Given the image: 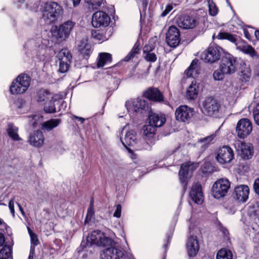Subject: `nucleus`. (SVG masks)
<instances>
[{"label": "nucleus", "instance_id": "f03ea898", "mask_svg": "<svg viewBox=\"0 0 259 259\" xmlns=\"http://www.w3.org/2000/svg\"><path fill=\"white\" fill-rule=\"evenodd\" d=\"M62 13V9L57 3H47L42 11V19L46 24H49L55 21Z\"/></svg>", "mask_w": 259, "mask_h": 259}, {"label": "nucleus", "instance_id": "a18cd8bd", "mask_svg": "<svg viewBox=\"0 0 259 259\" xmlns=\"http://www.w3.org/2000/svg\"><path fill=\"white\" fill-rule=\"evenodd\" d=\"M224 74H226V73H224L222 69L220 67L219 69L214 72L213 76L215 80H221L224 78Z\"/></svg>", "mask_w": 259, "mask_h": 259}, {"label": "nucleus", "instance_id": "20e7f679", "mask_svg": "<svg viewBox=\"0 0 259 259\" xmlns=\"http://www.w3.org/2000/svg\"><path fill=\"white\" fill-rule=\"evenodd\" d=\"M87 241L98 246H110V247H115L114 241L111 238L105 236L103 233L98 230L93 231L87 237Z\"/></svg>", "mask_w": 259, "mask_h": 259}, {"label": "nucleus", "instance_id": "4468645a", "mask_svg": "<svg viewBox=\"0 0 259 259\" xmlns=\"http://www.w3.org/2000/svg\"><path fill=\"white\" fill-rule=\"evenodd\" d=\"M110 22V17L104 12L99 11L93 15L92 24L94 27H106L109 24Z\"/></svg>", "mask_w": 259, "mask_h": 259}, {"label": "nucleus", "instance_id": "ddd939ff", "mask_svg": "<svg viewBox=\"0 0 259 259\" xmlns=\"http://www.w3.org/2000/svg\"><path fill=\"white\" fill-rule=\"evenodd\" d=\"M101 259H134L132 255L126 257L122 250L116 247H108L100 254Z\"/></svg>", "mask_w": 259, "mask_h": 259}, {"label": "nucleus", "instance_id": "dca6fc26", "mask_svg": "<svg viewBox=\"0 0 259 259\" xmlns=\"http://www.w3.org/2000/svg\"><path fill=\"white\" fill-rule=\"evenodd\" d=\"M57 58L59 61V71L62 73L67 72L72 58L70 53L67 50H62L58 54Z\"/></svg>", "mask_w": 259, "mask_h": 259}, {"label": "nucleus", "instance_id": "0e129e2a", "mask_svg": "<svg viewBox=\"0 0 259 259\" xmlns=\"http://www.w3.org/2000/svg\"><path fill=\"white\" fill-rule=\"evenodd\" d=\"M74 118L77 119L79 121H80L81 123H83L84 121L85 120V119L82 117H80L78 116H77L76 115L73 116Z\"/></svg>", "mask_w": 259, "mask_h": 259}, {"label": "nucleus", "instance_id": "a19ab883", "mask_svg": "<svg viewBox=\"0 0 259 259\" xmlns=\"http://www.w3.org/2000/svg\"><path fill=\"white\" fill-rule=\"evenodd\" d=\"M155 127L150 124L145 126L143 128L144 135L148 138L153 137L155 133Z\"/></svg>", "mask_w": 259, "mask_h": 259}, {"label": "nucleus", "instance_id": "cd10ccee", "mask_svg": "<svg viewBox=\"0 0 259 259\" xmlns=\"http://www.w3.org/2000/svg\"><path fill=\"white\" fill-rule=\"evenodd\" d=\"M78 51L82 54L84 57L88 56L92 52L91 47L88 44L87 38H82L78 42L77 45Z\"/></svg>", "mask_w": 259, "mask_h": 259}, {"label": "nucleus", "instance_id": "c03bdc74", "mask_svg": "<svg viewBox=\"0 0 259 259\" xmlns=\"http://www.w3.org/2000/svg\"><path fill=\"white\" fill-rule=\"evenodd\" d=\"M252 114L255 123L259 126V103H255L252 109Z\"/></svg>", "mask_w": 259, "mask_h": 259}, {"label": "nucleus", "instance_id": "e2e57ef3", "mask_svg": "<svg viewBox=\"0 0 259 259\" xmlns=\"http://www.w3.org/2000/svg\"><path fill=\"white\" fill-rule=\"evenodd\" d=\"M74 7H77L80 3L81 0H71Z\"/></svg>", "mask_w": 259, "mask_h": 259}, {"label": "nucleus", "instance_id": "f257e3e1", "mask_svg": "<svg viewBox=\"0 0 259 259\" xmlns=\"http://www.w3.org/2000/svg\"><path fill=\"white\" fill-rule=\"evenodd\" d=\"M216 37L219 39L228 40L235 45L239 51L249 56L253 59H259V54L255 49L239 36L226 32H220Z\"/></svg>", "mask_w": 259, "mask_h": 259}, {"label": "nucleus", "instance_id": "e433bc0d", "mask_svg": "<svg viewBox=\"0 0 259 259\" xmlns=\"http://www.w3.org/2000/svg\"><path fill=\"white\" fill-rule=\"evenodd\" d=\"M240 79L244 82L249 81L251 76V70L249 67H244L240 72Z\"/></svg>", "mask_w": 259, "mask_h": 259}, {"label": "nucleus", "instance_id": "6e6552de", "mask_svg": "<svg viewBox=\"0 0 259 259\" xmlns=\"http://www.w3.org/2000/svg\"><path fill=\"white\" fill-rule=\"evenodd\" d=\"M220 66L226 74H233L237 69V58L231 54L226 53L223 57Z\"/></svg>", "mask_w": 259, "mask_h": 259}, {"label": "nucleus", "instance_id": "4be33fe9", "mask_svg": "<svg viewBox=\"0 0 259 259\" xmlns=\"http://www.w3.org/2000/svg\"><path fill=\"white\" fill-rule=\"evenodd\" d=\"M149 124L154 127H161L166 121L165 116L164 114L150 112L149 114Z\"/></svg>", "mask_w": 259, "mask_h": 259}, {"label": "nucleus", "instance_id": "9d476101", "mask_svg": "<svg viewBox=\"0 0 259 259\" xmlns=\"http://www.w3.org/2000/svg\"><path fill=\"white\" fill-rule=\"evenodd\" d=\"M74 25V23L73 22L68 21L60 25L59 27L56 26H53L51 32L52 34L57 38L65 39L69 36Z\"/></svg>", "mask_w": 259, "mask_h": 259}, {"label": "nucleus", "instance_id": "8fccbe9b", "mask_svg": "<svg viewBox=\"0 0 259 259\" xmlns=\"http://www.w3.org/2000/svg\"><path fill=\"white\" fill-rule=\"evenodd\" d=\"M93 37L95 39L99 41H104L106 40V37L100 32H95V33H92Z\"/></svg>", "mask_w": 259, "mask_h": 259}, {"label": "nucleus", "instance_id": "a211bd4d", "mask_svg": "<svg viewBox=\"0 0 259 259\" xmlns=\"http://www.w3.org/2000/svg\"><path fill=\"white\" fill-rule=\"evenodd\" d=\"M193 108L187 105H181L176 110V118L178 121L186 122L191 119L193 116Z\"/></svg>", "mask_w": 259, "mask_h": 259}, {"label": "nucleus", "instance_id": "bf43d9fd", "mask_svg": "<svg viewBox=\"0 0 259 259\" xmlns=\"http://www.w3.org/2000/svg\"><path fill=\"white\" fill-rule=\"evenodd\" d=\"M35 254L34 248L31 247L28 259H33Z\"/></svg>", "mask_w": 259, "mask_h": 259}, {"label": "nucleus", "instance_id": "79ce46f5", "mask_svg": "<svg viewBox=\"0 0 259 259\" xmlns=\"http://www.w3.org/2000/svg\"><path fill=\"white\" fill-rule=\"evenodd\" d=\"M209 8V13L211 16H214L218 13V9L212 0H206Z\"/></svg>", "mask_w": 259, "mask_h": 259}, {"label": "nucleus", "instance_id": "774afa93", "mask_svg": "<svg viewBox=\"0 0 259 259\" xmlns=\"http://www.w3.org/2000/svg\"><path fill=\"white\" fill-rule=\"evenodd\" d=\"M256 38L259 40V30H256L254 32Z\"/></svg>", "mask_w": 259, "mask_h": 259}, {"label": "nucleus", "instance_id": "6ab92c4d", "mask_svg": "<svg viewBox=\"0 0 259 259\" xmlns=\"http://www.w3.org/2000/svg\"><path fill=\"white\" fill-rule=\"evenodd\" d=\"M180 32L175 26L169 27L166 34V41L167 45L171 47H176L180 42Z\"/></svg>", "mask_w": 259, "mask_h": 259}, {"label": "nucleus", "instance_id": "c85d7f7f", "mask_svg": "<svg viewBox=\"0 0 259 259\" xmlns=\"http://www.w3.org/2000/svg\"><path fill=\"white\" fill-rule=\"evenodd\" d=\"M53 95L51 93L46 90H40L37 94L36 100L39 103L44 105L53 99Z\"/></svg>", "mask_w": 259, "mask_h": 259}, {"label": "nucleus", "instance_id": "49530a36", "mask_svg": "<svg viewBox=\"0 0 259 259\" xmlns=\"http://www.w3.org/2000/svg\"><path fill=\"white\" fill-rule=\"evenodd\" d=\"M95 211L94 208L89 207L87 211V215L84 220V224H88L92 220L94 215Z\"/></svg>", "mask_w": 259, "mask_h": 259}, {"label": "nucleus", "instance_id": "6e6d98bb", "mask_svg": "<svg viewBox=\"0 0 259 259\" xmlns=\"http://www.w3.org/2000/svg\"><path fill=\"white\" fill-rule=\"evenodd\" d=\"M253 189L254 192L259 195V178L256 179L254 182Z\"/></svg>", "mask_w": 259, "mask_h": 259}, {"label": "nucleus", "instance_id": "f704fd0d", "mask_svg": "<svg viewBox=\"0 0 259 259\" xmlns=\"http://www.w3.org/2000/svg\"><path fill=\"white\" fill-rule=\"evenodd\" d=\"M198 62L197 59L193 60L187 70L185 71V74L188 77H192L195 74H196Z\"/></svg>", "mask_w": 259, "mask_h": 259}, {"label": "nucleus", "instance_id": "393cba45", "mask_svg": "<svg viewBox=\"0 0 259 259\" xmlns=\"http://www.w3.org/2000/svg\"><path fill=\"white\" fill-rule=\"evenodd\" d=\"M190 196L195 203L197 204H201L202 203L203 196L200 185L195 184L192 187L190 192Z\"/></svg>", "mask_w": 259, "mask_h": 259}, {"label": "nucleus", "instance_id": "3c124183", "mask_svg": "<svg viewBox=\"0 0 259 259\" xmlns=\"http://www.w3.org/2000/svg\"><path fill=\"white\" fill-rule=\"evenodd\" d=\"M28 232L31 238V242L34 244L35 245H36L38 243V240L37 238V236L36 235L32 232V231L28 228Z\"/></svg>", "mask_w": 259, "mask_h": 259}, {"label": "nucleus", "instance_id": "0eeeda50", "mask_svg": "<svg viewBox=\"0 0 259 259\" xmlns=\"http://www.w3.org/2000/svg\"><path fill=\"white\" fill-rule=\"evenodd\" d=\"M223 52V49L218 46H210L201 54V58L205 62L213 63L220 59Z\"/></svg>", "mask_w": 259, "mask_h": 259}, {"label": "nucleus", "instance_id": "58836bf2", "mask_svg": "<svg viewBox=\"0 0 259 259\" xmlns=\"http://www.w3.org/2000/svg\"><path fill=\"white\" fill-rule=\"evenodd\" d=\"M105 0H85V2L89 5L90 8L97 9L104 4Z\"/></svg>", "mask_w": 259, "mask_h": 259}, {"label": "nucleus", "instance_id": "680f3d73", "mask_svg": "<svg viewBox=\"0 0 259 259\" xmlns=\"http://www.w3.org/2000/svg\"><path fill=\"white\" fill-rule=\"evenodd\" d=\"M5 241V237L4 235L2 233H0V246L3 245Z\"/></svg>", "mask_w": 259, "mask_h": 259}, {"label": "nucleus", "instance_id": "1a4fd4ad", "mask_svg": "<svg viewBox=\"0 0 259 259\" xmlns=\"http://www.w3.org/2000/svg\"><path fill=\"white\" fill-rule=\"evenodd\" d=\"M202 112L208 116H215L221 107L219 102L212 97H207L202 102Z\"/></svg>", "mask_w": 259, "mask_h": 259}, {"label": "nucleus", "instance_id": "5fc2aeb1", "mask_svg": "<svg viewBox=\"0 0 259 259\" xmlns=\"http://www.w3.org/2000/svg\"><path fill=\"white\" fill-rule=\"evenodd\" d=\"M121 206L120 204L116 205V210L113 214V216L116 218H120L121 216Z\"/></svg>", "mask_w": 259, "mask_h": 259}, {"label": "nucleus", "instance_id": "052dcab7", "mask_svg": "<svg viewBox=\"0 0 259 259\" xmlns=\"http://www.w3.org/2000/svg\"><path fill=\"white\" fill-rule=\"evenodd\" d=\"M25 1V0H14V3L16 4L18 7H21Z\"/></svg>", "mask_w": 259, "mask_h": 259}, {"label": "nucleus", "instance_id": "5701e85b", "mask_svg": "<svg viewBox=\"0 0 259 259\" xmlns=\"http://www.w3.org/2000/svg\"><path fill=\"white\" fill-rule=\"evenodd\" d=\"M188 253L190 256H195L199 249V245L196 236L189 237L186 244Z\"/></svg>", "mask_w": 259, "mask_h": 259}, {"label": "nucleus", "instance_id": "423d86ee", "mask_svg": "<svg viewBox=\"0 0 259 259\" xmlns=\"http://www.w3.org/2000/svg\"><path fill=\"white\" fill-rule=\"evenodd\" d=\"M230 181L227 179H219L212 187V195L217 199L225 197L230 188Z\"/></svg>", "mask_w": 259, "mask_h": 259}, {"label": "nucleus", "instance_id": "7ed1b4c3", "mask_svg": "<svg viewBox=\"0 0 259 259\" xmlns=\"http://www.w3.org/2000/svg\"><path fill=\"white\" fill-rule=\"evenodd\" d=\"M30 77L27 75L20 74L12 82L10 87V92L14 95L25 93L30 85Z\"/></svg>", "mask_w": 259, "mask_h": 259}, {"label": "nucleus", "instance_id": "9b49d317", "mask_svg": "<svg viewBox=\"0 0 259 259\" xmlns=\"http://www.w3.org/2000/svg\"><path fill=\"white\" fill-rule=\"evenodd\" d=\"M252 131V124L251 121L246 118L240 119L236 126V133L240 139L246 138Z\"/></svg>", "mask_w": 259, "mask_h": 259}, {"label": "nucleus", "instance_id": "2f4dec72", "mask_svg": "<svg viewBox=\"0 0 259 259\" xmlns=\"http://www.w3.org/2000/svg\"><path fill=\"white\" fill-rule=\"evenodd\" d=\"M199 92L198 85L196 81H192L187 91V96L189 99L194 100L197 97Z\"/></svg>", "mask_w": 259, "mask_h": 259}, {"label": "nucleus", "instance_id": "c756f323", "mask_svg": "<svg viewBox=\"0 0 259 259\" xmlns=\"http://www.w3.org/2000/svg\"><path fill=\"white\" fill-rule=\"evenodd\" d=\"M60 119H51L49 120L44 122L41 124V130L47 131H50L57 127L61 123Z\"/></svg>", "mask_w": 259, "mask_h": 259}, {"label": "nucleus", "instance_id": "aec40b11", "mask_svg": "<svg viewBox=\"0 0 259 259\" xmlns=\"http://www.w3.org/2000/svg\"><path fill=\"white\" fill-rule=\"evenodd\" d=\"M144 96L150 100L157 102H163L164 104L169 105L168 101L163 100L164 97L162 94L157 88H149L144 93Z\"/></svg>", "mask_w": 259, "mask_h": 259}, {"label": "nucleus", "instance_id": "13d9d810", "mask_svg": "<svg viewBox=\"0 0 259 259\" xmlns=\"http://www.w3.org/2000/svg\"><path fill=\"white\" fill-rule=\"evenodd\" d=\"M220 230L223 233L224 236H227L228 234V230L224 227H223L221 225L219 226Z\"/></svg>", "mask_w": 259, "mask_h": 259}, {"label": "nucleus", "instance_id": "b1692460", "mask_svg": "<svg viewBox=\"0 0 259 259\" xmlns=\"http://www.w3.org/2000/svg\"><path fill=\"white\" fill-rule=\"evenodd\" d=\"M44 136L42 132L38 130L30 135L28 142L32 146L41 147L44 143Z\"/></svg>", "mask_w": 259, "mask_h": 259}, {"label": "nucleus", "instance_id": "2eb2a0df", "mask_svg": "<svg viewBox=\"0 0 259 259\" xmlns=\"http://www.w3.org/2000/svg\"><path fill=\"white\" fill-rule=\"evenodd\" d=\"M235 147L242 159H249L253 154V148L250 143L237 141L235 144Z\"/></svg>", "mask_w": 259, "mask_h": 259}, {"label": "nucleus", "instance_id": "de8ad7c7", "mask_svg": "<svg viewBox=\"0 0 259 259\" xmlns=\"http://www.w3.org/2000/svg\"><path fill=\"white\" fill-rule=\"evenodd\" d=\"M144 59L148 62H154L157 60V57L155 53L148 52L144 55Z\"/></svg>", "mask_w": 259, "mask_h": 259}, {"label": "nucleus", "instance_id": "09e8293b", "mask_svg": "<svg viewBox=\"0 0 259 259\" xmlns=\"http://www.w3.org/2000/svg\"><path fill=\"white\" fill-rule=\"evenodd\" d=\"M29 118V121L30 123L32 125L34 126L35 124H37V121L38 120H41L42 116L39 115H34L32 117H30Z\"/></svg>", "mask_w": 259, "mask_h": 259}, {"label": "nucleus", "instance_id": "4d7b16f0", "mask_svg": "<svg viewBox=\"0 0 259 259\" xmlns=\"http://www.w3.org/2000/svg\"><path fill=\"white\" fill-rule=\"evenodd\" d=\"M153 49L154 47L152 45H146L143 48V53L145 54L148 52H151Z\"/></svg>", "mask_w": 259, "mask_h": 259}, {"label": "nucleus", "instance_id": "72a5a7b5", "mask_svg": "<svg viewBox=\"0 0 259 259\" xmlns=\"http://www.w3.org/2000/svg\"><path fill=\"white\" fill-rule=\"evenodd\" d=\"M12 247L5 245L0 250V259H12Z\"/></svg>", "mask_w": 259, "mask_h": 259}, {"label": "nucleus", "instance_id": "864d4df0", "mask_svg": "<svg viewBox=\"0 0 259 259\" xmlns=\"http://www.w3.org/2000/svg\"><path fill=\"white\" fill-rule=\"evenodd\" d=\"M9 207L11 213L13 217L15 216V209H14V198H12L9 202Z\"/></svg>", "mask_w": 259, "mask_h": 259}, {"label": "nucleus", "instance_id": "f8f14e48", "mask_svg": "<svg viewBox=\"0 0 259 259\" xmlns=\"http://www.w3.org/2000/svg\"><path fill=\"white\" fill-rule=\"evenodd\" d=\"M198 167L197 164H194L191 162H186L181 165L179 171V179L181 182L184 184V189H186L187 182L191 173Z\"/></svg>", "mask_w": 259, "mask_h": 259}, {"label": "nucleus", "instance_id": "69168bd1", "mask_svg": "<svg viewBox=\"0 0 259 259\" xmlns=\"http://www.w3.org/2000/svg\"><path fill=\"white\" fill-rule=\"evenodd\" d=\"M17 204L19 208V210L20 211H21L22 214L24 216L25 215V212H24V211L22 208V207L21 206V205L19 203H17Z\"/></svg>", "mask_w": 259, "mask_h": 259}, {"label": "nucleus", "instance_id": "37998d69", "mask_svg": "<svg viewBox=\"0 0 259 259\" xmlns=\"http://www.w3.org/2000/svg\"><path fill=\"white\" fill-rule=\"evenodd\" d=\"M216 137L215 134H212V135L208 136L206 137L200 139L198 141V144H202L204 146H207Z\"/></svg>", "mask_w": 259, "mask_h": 259}, {"label": "nucleus", "instance_id": "412c9836", "mask_svg": "<svg viewBox=\"0 0 259 259\" xmlns=\"http://www.w3.org/2000/svg\"><path fill=\"white\" fill-rule=\"evenodd\" d=\"M249 193V187L247 185H241L235 188L233 196L238 201L245 202L248 198Z\"/></svg>", "mask_w": 259, "mask_h": 259}, {"label": "nucleus", "instance_id": "4c0bfd02", "mask_svg": "<svg viewBox=\"0 0 259 259\" xmlns=\"http://www.w3.org/2000/svg\"><path fill=\"white\" fill-rule=\"evenodd\" d=\"M140 50V43L137 42L134 47L133 48L131 51L128 54V55L125 57L124 60L125 61H128L133 58L135 56L139 53Z\"/></svg>", "mask_w": 259, "mask_h": 259}, {"label": "nucleus", "instance_id": "338daca9", "mask_svg": "<svg viewBox=\"0 0 259 259\" xmlns=\"http://www.w3.org/2000/svg\"><path fill=\"white\" fill-rule=\"evenodd\" d=\"M255 138L256 140L259 142V130H258L257 133L255 134Z\"/></svg>", "mask_w": 259, "mask_h": 259}, {"label": "nucleus", "instance_id": "7c9ffc66", "mask_svg": "<svg viewBox=\"0 0 259 259\" xmlns=\"http://www.w3.org/2000/svg\"><path fill=\"white\" fill-rule=\"evenodd\" d=\"M112 61V56L107 53H101L99 55L97 67H103L104 65L110 63Z\"/></svg>", "mask_w": 259, "mask_h": 259}, {"label": "nucleus", "instance_id": "a878e982", "mask_svg": "<svg viewBox=\"0 0 259 259\" xmlns=\"http://www.w3.org/2000/svg\"><path fill=\"white\" fill-rule=\"evenodd\" d=\"M120 140L125 148H127V146H134L137 143L136 133L133 130H128L126 132L124 139L120 137Z\"/></svg>", "mask_w": 259, "mask_h": 259}, {"label": "nucleus", "instance_id": "473e14b6", "mask_svg": "<svg viewBox=\"0 0 259 259\" xmlns=\"http://www.w3.org/2000/svg\"><path fill=\"white\" fill-rule=\"evenodd\" d=\"M7 131L9 137L14 141H20L21 139L18 134V128L13 123L8 125Z\"/></svg>", "mask_w": 259, "mask_h": 259}, {"label": "nucleus", "instance_id": "603ef678", "mask_svg": "<svg viewBox=\"0 0 259 259\" xmlns=\"http://www.w3.org/2000/svg\"><path fill=\"white\" fill-rule=\"evenodd\" d=\"M173 9L172 6L171 4L167 5L165 10L162 12L161 14V17H165Z\"/></svg>", "mask_w": 259, "mask_h": 259}, {"label": "nucleus", "instance_id": "f3484780", "mask_svg": "<svg viewBox=\"0 0 259 259\" xmlns=\"http://www.w3.org/2000/svg\"><path fill=\"white\" fill-rule=\"evenodd\" d=\"M234 156L233 150L229 146H224L218 150L216 159L220 164H224L230 162Z\"/></svg>", "mask_w": 259, "mask_h": 259}, {"label": "nucleus", "instance_id": "c9c22d12", "mask_svg": "<svg viewBox=\"0 0 259 259\" xmlns=\"http://www.w3.org/2000/svg\"><path fill=\"white\" fill-rule=\"evenodd\" d=\"M217 259H233L232 252L226 249H221L217 253Z\"/></svg>", "mask_w": 259, "mask_h": 259}, {"label": "nucleus", "instance_id": "39448f33", "mask_svg": "<svg viewBox=\"0 0 259 259\" xmlns=\"http://www.w3.org/2000/svg\"><path fill=\"white\" fill-rule=\"evenodd\" d=\"M175 23L184 29H191L199 24V18L197 16L182 15H178L175 19Z\"/></svg>", "mask_w": 259, "mask_h": 259}, {"label": "nucleus", "instance_id": "bb28decb", "mask_svg": "<svg viewBox=\"0 0 259 259\" xmlns=\"http://www.w3.org/2000/svg\"><path fill=\"white\" fill-rule=\"evenodd\" d=\"M134 110L136 112H142L143 110L149 111V106L147 101L145 99L138 98L132 102Z\"/></svg>", "mask_w": 259, "mask_h": 259}, {"label": "nucleus", "instance_id": "ea45409f", "mask_svg": "<svg viewBox=\"0 0 259 259\" xmlns=\"http://www.w3.org/2000/svg\"><path fill=\"white\" fill-rule=\"evenodd\" d=\"M44 105V111L46 113H52L56 112V108L55 106L54 100L53 98V99L51 100V101L47 102L46 104H45Z\"/></svg>", "mask_w": 259, "mask_h": 259}]
</instances>
